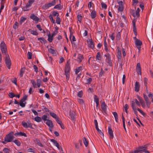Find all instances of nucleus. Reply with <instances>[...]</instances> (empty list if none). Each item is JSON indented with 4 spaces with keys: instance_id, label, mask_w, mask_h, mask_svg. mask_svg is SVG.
<instances>
[{
    "instance_id": "obj_1",
    "label": "nucleus",
    "mask_w": 153,
    "mask_h": 153,
    "mask_svg": "<svg viewBox=\"0 0 153 153\" xmlns=\"http://www.w3.org/2000/svg\"><path fill=\"white\" fill-rule=\"evenodd\" d=\"M13 132L11 131L5 137V141H6L7 142H11L14 138L13 136Z\"/></svg>"
},
{
    "instance_id": "obj_2",
    "label": "nucleus",
    "mask_w": 153,
    "mask_h": 153,
    "mask_svg": "<svg viewBox=\"0 0 153 153\" xmlns=\"http://www.w3.org/2000/svg\"><path fill=\"white\" fill-rule=\"evenodd\" d=\"M34 1L35 0H29L28 3L26 4L25 6L22 7V10L24 11L29 10V8L31 6Z\"/></svg>"
},
{
    "instance_id": "obj_3",
    "label": "nucleus",
    "mask_w": 153,
    "mask_h": 153,
    "mask_svg": "<svg viewBox=\"0 0 153 153\" xmlns=\"http://www.w3.org/2000/svg\"><path fill=\"white\" fill-rule=\"evenodd\" d=\"M58 1V0H53L51 3L45 4L42 6V8L44 9H48L49 7L55 5L56 2Z\"/></svg>"
},
{
    "instance_id": "obj_4",
    "label": "nucleus",
    "mask_w": 153,
    "mask_h": 153,
    "mask_svg": "<svg viewBox=\"0 0 153 153\" xmlns=\"http://www.w3.org/2000/svg\"><path fill=\"white\" fill-rule=\"evenodd\" d=\"M5 62L7 68L10 69V66L11 65V62L9 57V55L8 54L5 59Z\"/></svg>"
},
{
    "instance_id": "obj_5",
    "label": "nucleus",
    "mask_w": 153,
    "mask_h": 153,
    "mask_svg": "<svg viewBox=\"0 0 153 153\" xmlns=\"http://www.w3.org/2000/svg\"><path fill=\"white\" fill-rule=\"evenodd\" d=\"M148 145L140 146L139 147L138 149H140L142 153L144 152L145 153H150L147 150Z\"/></svg>"
},
{
    "instance_id": "obj_6",
    "label": "nucleus",
    "mask_w": 153,
    "mask_h": 153,
    "mask_svg": "<svg viewBox=\"0 0 153 153\" xmlns=\"http://www.w3.org/2000/svg\"><path fill=\"white\" fill-rule=\"evenodd\" d=\"M135 44L136 47L138 49L139 52H140V51L141 45H142V41L138 39H137L136 41H135Z\"/></svg>"
},
{
    "instance_id": "obj_7",
    "label": "nucleus",
    "mask_w": 153,
    "mask_h": 153,
    "mask_svg": "<svg viewBox=\"0 0 153 153\" xmlns=\"http://www.w3.org/2000/svg\"><path fill=\"white\" fill-rule=\"evenodd\" d=\"M88 46L92 49L94 48V42L92 39H89L87 41Z\"/></svg>"
},
{
    "instance_id": "obj_8",
    "label": "nucleus",
    "mask_w": 153,
    "mask_h": 153,
    "mask_svg": "<svg viewBox=\"0 0 153 153\" xmlns=\"http://www.w3.org/2000/svg\"><path fill=\"white\" fill-rule=\"evenodd\" d=\"M135 114L136 116H137V110L143 116H145L146 115V113L140 109V108H137L134 109H133Z\"/></svg>"
},
{
    "instance_id": "obj_9",
    "label": "nucleus",
    "mask_w": 153,
    "mask_h": 153,
    "mask_svg": "<svg viewBox=\"0 0 153 153\" xmlns=\"http://www.w3.org/2000/svg\"><path fill=\"white\" fill-rule=\"evenodd\" d=\"M69 62V61L68 60L66 63L65 68V73H70V72L71 68Z\"/></svg>"
},
{
    "instance_id": "obj_10",
    "label": "nucleus",
    "mask_w": 153,
    "mask_h": 153,
    "mask_svg": "<svg viewBox=\"0 0 153 153\" xmlns=\"http://www.w3.org/2000/svg\"><path fill=\"white\" fill-rule=\"evenodd\" d=\"M137 98L139 101V102L140 103L142 107L144 108L146 107L145 102L142 98L139 96H137Z\"/></svg>"
},
{
    "instance_id": "obj_11",
    "label": "nucleus",
    "mask_w": 153,
    "mask_h": 153,
    "mask_svg": "<svg viewBox=\"0 0 153 153\" xmlns=\"http://www.w3.org/2000/svg\"><path fill=\"white\" fill-rule=\"evenodd\" d=\"M106 106H107L105 102H102L101 105L102 111L106 114L107 111Z\"/></svg>"
},
{
    "instance_id": "obj_12",
    "label": "nucleus",
    "mask_w": 153,
    "mask_h": 153,
    "mask_svg": "<svg viewBox=\"0 0 153 153\" xmlns=\"http://www.w3.org/2000/svg\"><path fill=\"white\" fill-rule=\"evenodd\" d=\"M136 70L139 75H141V68L139 63H137L136 66Z\"/></svg>"
},
{
    "instance_id": "obj_13",
    "label": "nucleus",
    "mask_w": 153,
    "mask_h": 153,
    "mask_svg": "<svg viewBox=\"0 0 153 153\" xmlns=\"http://www.w3.org/2000/svg\"><path fill=\"white\" fill-rule=\"evenodd\" d=\"M108 133L110 135V139H112L114 137L113 131L111 127H108Z\"/></svg>"
},
{
    "instance_id": "obj_14",
    "label": "nucleus",
    "mask_w": 153,
    "mask_h": 153,
    "mask_svg": "<svg viewBox=\"0 0 153 153\" xmlns=\"http://www.w3.org/2000/svg\"><path fill=\"white\" fill-rule=\"evenodd\" d=\"M136 21L135 20H133L132 21V23L133 25V29L134 33L136 36L137 35V29L136 26Z\"/></svg>"
},
{
    "instance_id": "obj_15",
    "label": "nucleus",
    "mask_w": 153,
    "mask_h": 153,
    "mask_svg": "<svg viewBox=\"0 0 153 153\" xmlns=\"http://www.w3.org/2000/svg\"><path fill=\"white\" fill-rule=\"evenodd\" d=\"M117 56L118 58V61H120L121 59V50L120 49V48L119 47L117 48Z\"/></svg>"
},
{
    "instance_id": "obj_16",
    "label": "nucleus",
    "mask_w": 153,
    "mask_h": 153,
    "mask_svg": "<svg viewBox=\"0 0 153 153\" xmlns=\"http://www.w3.org/2000/svg\"><path fill=\"white\" fill-rule=\"evenodd\" d=\"M69 116L71 118V120L72 121H75V113L74 112L71 111L69 112Z\"/></svg>"
},
{
    "instance_id": "obj_17",
    "label": "nucleus",
    "mask_w": 153,
    "mask_h": 153,
    "mask_svg": "<svg viewBox=\"0 0 153 153\" xmlns=\"http://www.w3.org/2000/svg\"><path fill=\"white\" fill-rule=\"evenodd\" d=\"M140 11V10L139 8H138L136 11V13L134 12L132 13V15L134 17H137L140 16V14L139 12Z\"/></svg>"
},
{
    "instance_id": "obj_18",
    "label": "nucleus",
    "mask_w": 153,
    "mask_h": 153,
    "mask_svg": "<svg viewBox=\"0 0 153 153\" xmlns=\"http://www.w3.org/2000/svg\"><path fill=\"white\" fill-rule=\"evenodd\" d=\"M14 135L16 137H17L18 136H24L25 137H27V135L25 133L22 132L15 133L14 134Z\"/></svg>"
},
{
    "instance_id": "obj_19",
    "label": "nucleus",
    "mask_w": 153,
    "mask_h": 153,
    "mask_svg": "<svg viewBox=\"0 0 153 153\" xmlns=\"http://www.w3.org/2000/svg\"><path fill=\"white\" fill-rule=\"evenodd\" d=\"M46 124L50 127L52 128L53 127V125L52 121L49 120H48L46 123Z\"/></svg>"
},
{
    "instance_id": "obj_20",
    "label": "nucleus",
    "mask_w": 153,
    "mask_h": 153,
    "mask_svg": "<svg viewBox=\"0 0 153 153\" xmlns=\"http://www.w3.org/2000/svg\"><path fill=\"white\" fill-rule=\"evenodd\" d=\"M30 18L35 21L37 22L39 21V18L36 16H35L34 14H32L30 16Z\"/></svg>"
},
{
    "instance_id": "obj_21",
    "label": "nucleus",
    "mask_w": 153,
    "mask_h": 153,
    "mask_svg": "<svg viewBox=\"0 0 153 153\" xmlns=\"http://www.w3.org/2000/svg\"><path fill=\"white\" fill-rule=\"evenodd\" d=\"M140 88V85L139 82H136L135 83V91L137 92L139 91Z\"/></svg>"
},
{
    "instance_id": "obj_22",
    "label": "nucleus",
    "mask_w": 153,
    "mask_h": 153,
    "mask_svg": "<svg viewBox=\"0 0 153 153\" xmlns=\"http://www.w3.org/2000/svg\"><path fill=\"white\" fill-rule=\"evenodd\" d=\"M107 60L106 61V62L108 64V65L110 66H111L112 65V63L110 54H108V58Z\"/></svg>"
},
{
    "instance_id": "obj_23",
    "label": "nucleus",
    "mask_w": 153,
    "mask_h": 153,
    "mask_svg": "<svg viewBox=\"0 0 153 153\" xmlns=\"http://www.w3.org/2000/svg\"><path fill=\"white\" fill-rule=\"evenodd\" d=\"M0 48L1 50L7 48L6 45L4 41H2L0 45Z\"/></svg>"
},
{
    "instance_id": "obj_24",
    "label": "nucleus",
    "mask_w": 153,
    "mask_h": 153,
    "mask_svg": "<svg viewBox=\"0 0 153 153\" xmlns=\"http://www.w3.org/2000/svg\"><path fill=\"white\" fill-rule=\"evenodd\" d=\"M25 67H23L21 68L20 73L19 74V76L21 77L23 76L24 74L25 73Z\"/></svg>"
},
{
    "instance_id": "obj_25",
    "label": "nucleus",
    "mask_w": 153,
    "mask_h": 153,
    "mask_svg": "<svg viewBox=\"0 0 153 153\" xmlns=\"http://www.w3.org/2000/svg\"><path fill=\"white\" fill-rule=\"evenodd\" d=\"M113 115L115 118V121L117 123H118V116L117 113L116 112H114L112 113Z\"/></svg>"
},
{
    "instance_id": "obj_26",
    "label": "nucleus",
    "mask_w": 153,
    "mask_h": 153,
    "mask_svg": "<svg viewBox=\"0 0 153 153\" xmlns=\"http://www.w3.org/2000/svg\"><path fill=\"white\" fill-rule=\"evenodd\" d=\"M91 18L92 19L94 18L96 16V12L95 10H93L92 11L90 15Z\"/></svg>"
},
{
    "instance_id": "obj_27",
    "label": "nucleus",
    "mask_w": 153,
    "mask_h": 153,
    "mask_svg": "<svg viewBox=\"0 0 153 153\" xmlns=\"http://www.w3.org/2000/svg\"><path fill=\"white\" fill-rule=\"evenodd\" d=\"M38 40H41L40 42L42 43H43L44 44L47 42V41L43 37L38 38Z\"/></svg>"
},
{
    "instance_id": "obj_28",
    "label": "nucleus",
    "mask_w": 153,
    "mask_h": 153,
    "mask_svg": "<svg viewBox=\"0 0 153 153\" xmlns=\"http://www.w3.org/2000/svg\"><path fill=\"white\" fill-rule=\"evenodd\" d=\"M104 43V47H105V50L107 52H108V47H107L108 45L107 44V43L106 41V39H105Z\"/></svg>"
},
{
    "instance_id": "obj_29",
    "label": "nucleus",
    "mask_w": 153,
    "mask_h": 153,
    "mask_svg": "<svg viewBox=\"0 0 153 153\" xmlns=\"http://www.w3.org/2000/svg\"><path fill=\"white\" fill-rule=\"evenodd\" d=\"M83 143L85 144V147H87L88 144V141L87 140H86V138L85 137L83 138Z\"/></svg>"
},
{
    "instance_id": "obj_30",
    "label": "nucleus",
    "mask_w": 153,
    "mask_h": 153,
    "mask_svg": "<svg viewBox=\"0 0 153 153\" xmlns=\"http://www.w3.org/2000/svg\"><path fill=\"white\" fill-rule=\"evenodd\" d=\"M50 115L52 117H53V118H55V119H56V118H57V117H58V116L57 115H56V114L53 113V112H50Z\"/></svg>"
},
{
    "instance_id": "obj_31",
    "label": "nucleus",
    "mask_w": 153,
    "mask_h": 153,
    "mask_svg": "<svg viewBox=\"0 0 153 153\" xmlns=\"http://www.w3.org/2000/svg\"><path fill=\"white\" fill-rule=\"evenodd\" d=\"M27 19V18L23 17H22L20 20L19 24L20 25H22L23 23L25 20Z\"/></svg>"
},
{
    "instance_id": "obj_32",
    "label": "nucleus",
    "mask_w": 153,
    "mask_h": 153,
    "mask_svg": "<svg viewBox=\"0 0 153 153\" xmlns=\"http://www.w3.org/2000/svg\"><path fill=\"white\" fill-rule=\"evenodd\" d=\"M28 31L30 32L31 34L33 35H37L38 34V33L36 31L31 30V29H29Z\"/></svg>"
},
{
    "instance_id": "obj_33",
    "label": "nucleus",
    "mask_w": 153,
    "mask_h": 153,
    "mask_svg": "<svg viewBox=\"0 0 153 153\" xmlns=\"http://www.w3.org/2000/svg\"><path fill=\"white\" fill-rule=\"evenodd\" d=\"M148 79H147L145 77L144 79V84L145 86L146 87V89L147 91V82H148Z\"/></svg>"
},
{
    "instance_id": "obj_34",
    "label": "nucleus",
    "mask_w": 153,
    "mask_h": 153,
    "mask_svg": "<svg viewBox=\"0 0 153 153\" xmlns=\"http://www.w3.org/2000/svg\"><path fill=\"white\" fill-rule=\"evenodd\" d=\"M82 66H80L78 67L76 69V71L75 72L76 74H77L78 73L82 70Z\"/></svg>"
},
{
    "instance_id": "obj_35",
    "label": "nucleus",
    "mask_w": 153,
    "mask_h": 153,
    "mask_svg": "<svg viewBox=\"0 0 153 153\" xmlns=\"http://www.w3.org/2000/svg\"><path fill=\"white\" fill-rule=\"evenodd\" d=\"M2 53L5 55H7V48L1 49Z\"/></svg>"
},
{
    "instance_id": "obj_36",
    "label": "nucleus",
    "mask_w": 153,
    "mask_h": 153,
    "mask_svg": "<svg viewBox=\"0 0 153 153\" xmlns=\"http://www.w3.org/2000/svg\"><path fill=\"white\" fill-rule=\"evenodd\" d=\"M96 59L98 60H100L101 59V57L100 56V53L98 52L96 56Z\"/></svg>"
},
{
    "instance_id": "obj_37",
    "label": "nucleus",
    "mask_w": 153,
    "mask_h": 153,
    "mask_svg": "<svg viewBox=\"0 0 153 153\" xmlns=\"http://www.w3.org/2000/svg\"><path fill=\"white\" fill-rule=\"evenodd\" d=\"M34 120L35 121L38 122H41L42 120L41 118L39 116L35 117L34 118Z\"/></svg>"
},
{
    "instance_id": "obj_38",
    "label": "nucleus",
    "mask_w": 153,
    "mask_h": 153,
    "mask_svg": "<svg viewBox=\"0 0 153 153\" xmlns=\"http://www.w3.org/2000/svg\"><path fill=\"white\" fill-rule=\"evenodd\" d=\"M83 58L82 57V55H79L77 58V61L79 62H80L83 59Z\"/></svg>"
},
{
    "instance_id": "obj_39",
    "label": "nucleus",
    "mask_w": 153,
    "mask_h": 153,
    "mask_svg": "<svg viewBox=\"0 0 153 153\" xmlns=\"http://www.w3.org/2000/svg\"><path fill=\"white\" fill-rule=\"evenodd\" d=\"M124 6H119V7L118 8V12H122L124 9Z\"/></svg>"
},
{
    "instance_id": "obj_40",
    "label": "nucleus",
    "mask_w": 153,
    "mask_h": 153,
    "mask_svg": "<svg viewBox=\"0 0 153 153\" xmlns=\"http://www.w3.org/2000/svg\"><path fill=\"white\" fill-rule=\"evenodd\" d=\"M48 36V41L50 42H52V40L53 39V36L52 35H51Z\"/></svg>"
},
{
    "instance_id": "obj_41",
    "label": "nucleus",
    "mask_w": 153,
    "mask_h": 153,
    "mask_svg": "<svg viewBox=\"0 0 153 153\" xmlns=\"http://www.w3.org/2000/svg\"><path fill=\"white\" fill-rule=\"evenodd\" d=\"M13 142L18 146H19L21 145L20 142L18 140H16L13 141Z\"/></svg>"
},
{
    "instance_id": "obj_42",
    "label": "nucleus",
    "mask_w": 153,
    "mask_h": 153,
    "mask_svg": "<svg viewBox=\"0 0 153 153\" xmlns=\"http://www.w3.org/2000/svg\"><path fill=\"white\" fill-rule=\"evenodd\" d=\"M94 101L97 104L99 103V100L98 98L96 95H94Z\"/></svg>"
},
{
    "instance_id": "obj_43",
    "label": "nucleus",
    "mask_w": 153,
    "mask_h": 153,
    "mask_svg": "<svg viewBox=\"0 0 153 153\" xmlns=\"http://www.w3.org/2000/svg\"><path fill=\"white\" fill-rule=\"evenodd\" d=\"M131 107L132 109L137 108V107L135 106V102L133 101L131 102Z\"/></svg>"
},
{
    "instance_id": "obj_44",
    "label": "nucleus",
    "mask_w": 153,
    "mask_h": 153,
    "mask_svg": "<svg viewBox=\"0 0 153 153\" xmlns=\"http://www.w3.org/2000/svg\"><path fill=\"white\" fill-rule=\"evenodd\" d=\"M96 128L97 131L100 134V135L101 136L104 137V134L98 128V127H97V128Z\"/></svg>"
},
{
    "instance_id": "obj_45",
    "label": "nucleus",
    "mask_w": 153,
    "mask_h": 153,
    "mask_svg": "<svg viewBox=\"0 0 153 153\" xmlns=\"http://www.w3.org/2000/svg\"><path fill=\"white\" fill-rule=\"evenodd\" d=\"M77 17L78 18V20L80 23H81L82 19V16L80 15H78L77 16Z\"/></svg>"
},
{
    "instance_id": "obj_46",
    "label": "nucleus",
    "mask_w": 153,
    "mask_h": 153,
    "mask_svg": "<svg viewBox=\"0 0 153 153\" xmlns=\"http://www.w3.org/2000/svg\"><path fill=\"white\" fill-rule=\"evenodd\" d=\"M27 58L28 59H32V53L30 52H28L27 53Z\"/></svg>"
},
{
    "instance_id": "obj_47",
    "label": "nucleus",
    "mask_w": 153,
    "mask_h": 153,
    "mask_svg": "<svg viewBox=\"0 0 153 153\" xmlns=\"http://www.w3.org/2000/svg\"><path fill=\"white\" fill-rule=\"evenodd\" d=\"M27 96L26 95H25L24 96L23 98L20 100V102H24L25 101L27 100Z\"/></svg>"
},
{
    "instance_id": "obj_48",
    "label": "nucleus",
    "mask_w": 153,
    "mask_h": 153,
    "mask_svg": "<svg viewBox=\"0 0 153 153\" xmlns=\"http://www.w3.org/2000/svg\"><path fill=\"white\" fill-rule=\"evenodd\" d=\"M31 82L32 83L33 86L34 88H37L36 84L34 80L33 79L31 80Z\"/></svg>"
},
{
    "instance_id": "obj_49",
    "label": "nucleus",
    "mask_w": 153,
    "mask_h": 153,
    "mask_svg": "<svg viewBox=\"0 0 153 153\" xmlns=\"http://www.w3.org/2000/svg\"><path fill=\"white\" fill-rule=\"evenodd\" d=\"M101 4L102 7V8H103L105 9H106V8H107V5L105 3L102 2L101 3Z\"/></svg>"
},
{
    "instance_id": "obj_50",
    "label": "nucleus",
    "mask_w": 153,
    "mask_h": 153,
    "mask_svg": "<svg viewBox=\"0 0 153 153\" xmlns=\"http://www.w3.org/2000/svg\"><path fill=\"white\" fill-rule=\"evenodd\" d=\"M61 6V4H58L56 5H55L54 7V9H57L59 10H61V8H60Z\"/></svg>"
},
{
    "instance_id": "obj_51",
    "label": "nucleus",
    "mask_w": 153,
    "mask_h": 153,
    "mask_svg": "<svg viewBox=\"0 0 153 153\" xmlns=\"http://www.w3.org/2000/svg\"><path fill=\"white\" fill-rule=\"evenodd\" d=\"M121 37V34L120 32H118L116 36V38L117 40H119Z\"/></svg>"
},
{
    "instance_id": "obj_52",
    "label": "nucleus",
    "mask_w": 153,
    "mask_h": 153,
    "mask_svg": "<svg viewBox=\"0 0 153 153\" xmlns=\"http://www.w3.org/2000/svg\"><path fill=\"white\" fill-rule=\"evenodd\" d=\"M53 15L54 16H57V17H58V16H59V13L57 12L53 11L52 12Z\"/></svg>"
},
{
    "instance_id": "obj_53",
    "label": "nucleus",
    "mask_w": 153,
    "mask_h": 153,
    "mask_svg": "<svg viewBox=\"0 0 153 153\" xmlns=\"http://www.w3.org/2000/svg\"><path fill=\"white\" fill-rule=\"evenodd\" d=\"M128 104H126L125 105V106L124 107V108L125 109V111L126 112V113H128V111H127V110L128 108Z\"/></svg>"
},
{
    "instance_id": "obj_54",
    "label": "nucleus",
    "mask_w": 153,
    "mask_h": 153,
    "mask_svg": "<svg viewBox=\"0 0 153 153\" xmlns=\"http://www.w3.org/2000/svg\"><path fill=\"white\" fill-rule=\"evenodd\" d=\"M18 23L16 21L15 22V23L13 26V28L15 29H16L18 27Z\"/></svg>"
},
{
    "instance_id": "obj_55",
    "label": "nucleus",
    "mask_w": 153,
    "mask_h": 153,
    "mask_svg": "<svg viewBox=\"0 0 153 153\" xmlns=\"http://www.w3.org/2000/svg\"><path fill=\"white\" fill-rule=\"evenodd\" d=\"M49 17L50 19L51 20V21L53 22V23H55V21L53 19L52 15L51 14L49 15Z\"/></svg>"
},
{
    "instance_id": "obj_56",
    "label": "nucleus",
    "mask_w": 153,
    "mask_h": 153,
    "mask_svg": "<svg viewBox=\"0 0 153 153\" xmlns=\"http://www.w3.org/2000/svg\"><path fill=\"white\" fill-rule=\"evenodd\" d=\"M48 118V117L46 115H43V116L41 118L44 121H47L48 120L47 119Z\"/></svg>"
},
{
    "instance_id": "obj_57",
    "label": "nucleus",
    "mask_w": 153,
    "mask_h": 153,
    "mask_svg": "<svg viewBox=\"0 0 153 153\" xmlns=\"http://www.w3.org/2000/svg\"><path fill=\"white\" fill-rule=\"evenodd\" d=\"M41 80L40 79H37V85L38 87H39L41 85Z\"/></svg>"
},
{
    "instance_id": "obj_58",
    "label": "nucleus",
    "mask_w": 153,
    "mask_h": 153,
    "mask_svg": "<svg viewBox=\"0 0 153 153\" xmlns=\"http://www.w3.org/2000/svg\"><path fill=\"white\" fill-rule=\"evenodd\" d=\"M5 153H10V150L7 148H5L3 149Z\"/></svg>"
},
{
    "instance_id": "obj_59",
    "label": "nucleus",
    "mask_w": 153,
    "mask_h": 153,
    "mask_svg": "<svg viewBox=\"0 0 153 153\" xmlns=\"http://www.w3.org/2000/svg\"><path fill=\"white\" fill-rule=\"evenodd\" d=\"M9 96L10 97L13 98V97H15L16 95H15L13 93L10 92L9 93Z\"/></svg>"
},
{
    "instance_id": "obj_60",
    "label": "nucleus",
    "mask_w": 153,
    "mask_h": 153,
    "mask_svg": "<svg viewBox=\"0 0 153 153\" xmlns=\"http://www.w3.org/2000/svg\"><path fill=\"white\" fill-rule=\"evenodd\" d=\"M56 120L57 122L59 124H60V123H62L61 120L58 117L56 119Z\"/></svg>"
},
{
    "instance_id": "obj_61",
    "label": "nucleus",
    "mask_w": 153,
    "mask_h": 153,
    "mask_svg": "<svg viewBox=\"0 0 153 153\" xmlns=\"http://www.w3.org/2000/svg\"><path fill=\"white\" fill-rule=\"evenodd\" d=\"M49 52L52 54H54L55 53V51L54 50L50 48L49 50Z\"/></svg>"
},
{
    "instance_id": "obj_62",
    "label": "nucleus",
    "mask_w": 153,
    "mask_h": 153,
    "mask_svg": "<svg viewBox=\"0 0 153 153\" xmlns=\"http://www.w3.org/2000/svg\"><path fill=\"white\" fill-rule=\"evenodd\" d=\"M65 73L66 76V79L67 80H69L70 77V73Z\"/></svg>"
},
{
    "instance_id": "obj_63",
    "label": "nucleus",
    "mask_w": 153,
    "mask_h": 153,
    "mask_svg": "<svg viewBox=\"0 0 153 153\" xmlns=\"http://www.w3.org/2000/svg\"><path fill=\"white\" fill-rule=\"evenodd\" d=\"M87 82L86 83L87 84H89L91 83L92 81V79L91 78H89L87 79Z\"/></svg>"
},
{
    "instance_id": "obj_64",
    "label": "nucleus",
    "mask_w": 153,
    "mask_h": 153,
    "mask_svg": "<svg viewBox=\"0 0 153 153\" xmlns=\"http://www.w3.org/2000/svg\"><path fill=\"white\" fill-rule=\"evenodd\" d=\"M131 153H142V152L140 151V150L138 149L137 150L131 152Z\"/></svg>"
}]
</instances>
